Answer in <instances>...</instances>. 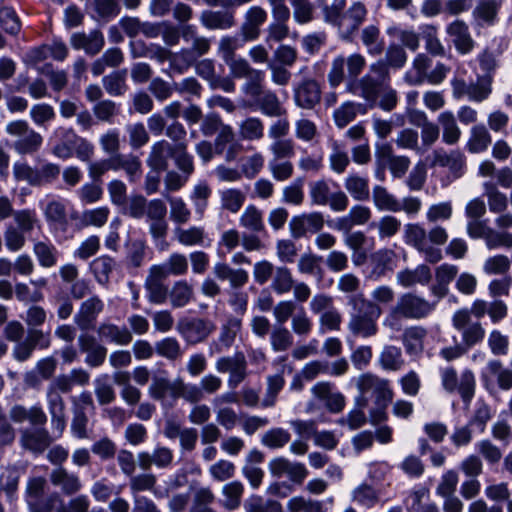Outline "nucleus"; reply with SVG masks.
Returning <instances> with one entry per match:
<instances>
[{"label": "nucleus", "instance_id": "obj_1", "mask_svg": "<svg viewBox=\"0 0 512 512\" xmlns=\"http://www.w3.org/2000/svg\"><path fill=\"white\" fill-rule=\"evenodd\" d=\"M407 53L403 46L390 44L385 57L369 66V72L358 79L350 91L357 93L369 107H379L391 112L398 104V93L391 86L390 68L401 69L407 62Z\"/></svg>", "mask_w": 512, "mask_h": 512}, {"label": "nucleus", "instance_id": "obj_2", "mask_svg": "<svg viewBox=\"0 0 512 512\" xmlns=\"http://www.w3.org/2000/svg\"><path fill=\"white\" fill-rule=\"evenodd\" d=\"M222 379L215 374L204 375L199 385L187 383L182 378L171 381L167 377L154 376L148 387L151 399L160 403L163 409H172L179 399L190 404L203 400L204 394H216L222 387Z\"/></svg>", "mask_w": 512, "mask_h": 512}, {"label": "nucleus", "instance_id": "obj_3", "mask_svg": "<svg viewBox=\"0 0 512 512\" xmlns=\"http://www.w3.org/2000/svg\"><path fill=\"white\" fill-rule=\"evenodd\" d=\"M124 213L134 219L147 217L149 233L155 243L166 244L168 222L166 220L167 207L161 199L148 201L143 195H133L127 200Z\"/></svg>", "mask_w": 512, "mask_h": 512}, {"label": "nucleus", "instance_id": "obj_4", "mask_svg": "<svg viewBox=\"0 0 512 512\" xmlns=\"http://www.w3.org/2000/svg\"><path fill=\"white\" fill-rule=\"evenodd\" d=\"M347 304L352 308L347 328L356 338H371L378 334V319L383 313L382 307L370 303L361 292L348 297Z\"/></svg>", "mask_w": 512, "mask_h": 512}, {"label": "nucleus", "instance_id": "obj_5", "mask_svg": "<svg viewBox=\"0 0 512 512\" xmlns=\"http://www.w3.org/2000/svg\"><path fill=\"white\" fill-rule=\"evenodd\" d=\"M5 132L13 138L11 147L17 155H34L40 151L43 145V136L25 120L8 122Z\"/></svg>", "mask_w": 512, "mask_h": 512}, {"label": "nucleus", "instance_id": "obj_6", "mask_svg": "<svg viewBox=\"0 0 512 512\" xmlns=\"http://www.w3.org/2000/svg\"><path fill=\"white\" fill-rule=\"evenodd\" d=\"M404 241L416 249L428 263L435 264L443 258L441 249L429 244L427 231L419 223H408L404 226Z\"/></svg>", "mask_w": 512, "mask_h": 512}, {"label": "nucleus", "instance_id": "obj_7", "mask_svg": "<svg viewBox=\"0 0 512 512\" xmlns=\"http://www.w3.org/2000/svg\"><path fill=\"white\" fill-rule=\"evenodd\" d=\"M454 329L461 332L462 344L471 348L480 343L485 337V329L480 322H473L467 308L458 309L452 316Z\"/></svg>", "mask_w": 512, "mask_h": 512}, {"label": "nucleus", "instance_id": "obj_8", "mask_svg": "<svg viewBox=\"0 0 512 512\" xmlns=\"http://www.w3.org/2000/svg\"><path fill=\"white\" fill-rule=\"evenodd\" d=\"M176 329L189 345L204 342L215 330V325L208 319L183 317L177 322Z\"/></svg>", "mask_w": 512, "mask_h": 512}, {"label": "nucleus", "instance_id": "obj_9", "mask_svg": "<svg viewBox=\"0 0 512 512\" xmlns=\"http://www.w3.org/2000/svg\"><path fill=\"white\" fill-rule=\"evenodd\" d=\"M394 305L396 306V313L401 314L404 319L419 320L432 313L436 307V302H429L415 293L408 292L398 297Z\"/></svg>", "mask_w": 512, "mask_h": 512}, {"label": "nucleus", "instance_id": "obj_10", "mask_svg": "<svg viewBox=\"0 0 512 512\" xmlns=\"http://www.w3.org/2000/svg\"><path fill=\"white\" fill-rule=\"evenodd\" d=\"M215 369L218 373L228 374L227 384L235 389L248 376L247 360L243 352L237 351L232 356H221L215 362Z\"/></svg>", "mask_w": 512, "mask_h": 512}, {"label": "nucleus", "instance_id": "obj_11", "mask_svg": "<svg viewBox=\"0 0 512 512\" xmlns=\"http://www.w3.org/2000/svg\"><path fill=\"white\" fill-rule=\"evenodd\" d=\"M51 343L50 330L29 328L25 340L14 346L12 355L15 360L24 362L32 356L35 349L46 350L51 346Z\"/></svg>", "mask_w": 512, "mask_h": 512}, {"label": "nucleus", "instance_id": "obj_12", "mask_svg": "<svg viewBox=\"0 0 512 512\" xmlns=\"http://www.w3.org/2000/svg\"><path fill=\"white\" fill-rule=\"evenodd\" d=\"M356 387L362 395L372 392L375 403H391L394 397L390 381L370 372L363 373L357 378Z\"/></svg>", "mask_w": 512, "mask_h": 512}, {"label": "nucleus", "instance_id": "obj_13", "mask_svg": "<svg viewBox=\"0 0 512 512\" xmlns=\"http://www.w3.org/2000/svg\"><path fill=\"white\" fill-rule=\"evenodd\" d=\"M168 278L162 265H152L144 281V288L147 293V299L150 303L161 305L167 301L168 286L165 280Z\"/></svg>", "mask_w": 512, "mask_h": 512}, {"label": "nucleus", "instance_id": "obj_14", "mask_svg": "<svg viewBox=\"0 0 512 512\" xmlns=\"http://www.w3.org/2000/svg\"><path fill=\"white\" fill-rule=\"evenodd\" d=\"M103 310V300L97 295L90 296L80 304L74 315V323L81 331L94 329L97 318Z\"/></svg>", "mask_w": 512, "mask_h": 512}, {"label": "nucleus", "instance_id": "obj_15", "mask_svg": "<svg viewBox=\"0 0 512 512\" xmlns=\"http://www.w3.org/2000/svg\"><path fill=\"white\" fill-rule=\"evenodd\" d=\"M324 216L320 212L294 216L289 222L290 234L294 239L305 237L307 233H319L324 227Z\"/></svg>", "mask_w": 512, "mask_h": 512}, {"label": "nucleus", "instance_id": "obj_16", "mask_svg": "<svg viewBox=\"0 0 512 512\" xmlns=\"http://www.w3.org/2000/svg\"><path fill=\"white\" fill-rule=\"evenodd\" d=\"M367 16L365 5L360 2H354L342 15L338 25L339 33L342 39L351 40L355 32L364 22Z\"/></svg>", "mask_w": 512, "mask_h": 512}, {"label": "nucleus", "instance_id": "obj_17", "mask_svg": "<svg viewBox=\"0 0 512 512\" xmlns=\"http://www.w3.org/2000/svg\"><path fill=\"white\" fill-rule=\"evenodd\" d=\"M270 473L274 477L287 476L291 482L302 484L308 475V470L304 464L299 462H291L284 457H276L269 462Z\"/></svg>", "mask_w": 512, "mask_h": 512}, {"label": "nucleus", "instance_id": "obj_18", "mask_svg": "<svg viewBox=\"0 0 512 512\" xmlns=\"http://www.w3.org/2000/svg\"><path fill=\"white\" fill-rule=\"evenodd\" d=\"M268 17L267 11L261 6H251L244 14L243 22L240 26V34L244 41H254L261 34V27Z\"/></svg>", "mask_w": 512, "mask_h": 512}, {"label": "nucleus", "instance_id": "obj_19", "mask_svg": "<svg viewBox=\"0 0 512 512\" xmlns=\"http://www.w3.org/2000/svg\"><path fill=\"white\" fill-rule=\"evenodd\" d=\"M45 487L46 479L44 477H32L28 480L25 496L30 512H52V500H41Z\"/></svg>", "mask_w": 512, "mask_h": 512}, {"label": "nucleus", "instance_id": "obj_20", "mask_svg": "<svg viewBox=\"0 0 512 512\" xmlns=\"http://www.w3.org/2000/svg\"><path fill=\"white\" fill-rule=\"evenodd\" d=\"M295 104L302 109H313L321 100V88L313 78H305L294 87Z\"/></svg>", "mask_w": 512, "mask_h": 512}, {"label": "nucleus", "instance_id": "obj_21", "mask_svg": "<svg viewBox=\"0 0 512 512\" xmlns=\"http://www.w3.org/2000/svg\"><path fill=\"white\" fill-rule=\"evenodd\" d=\"M242 329V321L236 317H230L221 326L217 340L211 342L209 347L210 355L221 354L229 350Z\"/></svg>", "mask_w": 512, "mask_h": 512}, {"label": "nucleus", "instance_id": "obj_22", "mask_svg": "<svg viewBox=\"0 0 512 512\" xmlns=\"http://www.w3.org/2000/svg\"><path fill=\"white\" fill-rule=\"evenodd\" d=\"M49 480L54 487L60 489L62 494L66 496L78 494L83 487L79 475L63 466L53 469L49 474Z\"/></svg>", "mask_w": 512, "mask_h": 512}, {"label": "nucleus", "instance_id": "obj_23", "mask_svg": "<svg viewBox=\"0 0 512 512\" xmlns=\"http://www.w3.org/2000/svg\"><path fill=\"white\" fill-rule=\"evenodd\" d=\"M78 345L83 353H86L85 363L90 367L101 366L107 356V348L100 344L95 336L81 334L78 337Z\"/></svg>", "mask_w": 512, "mask_h": 512}, {"label": "nucleus", "instance_id": "obj_24", "mask_svg": "<svg viewBox=\"0 0 512 512\" xmlns=\"http://www.w3.org/2000/svg\"><path fill=\"white\" fill-rule=\"evenodd\" d=\"M433 166H440L448 168L450 173L455 177L459 178L463 175L466 165L465 155L459 150H452L446 152L442 149L433 151Z\"/></svg>", "mask_w": 512, "mask_h": 512}, {"label": "nucleus", "instance_id": "obj_25", "mask_svg": "<svg viewBox=\"0 0 512 512\" xmlns=\"http://www.w3.org/2000/svg\"><path fill=\"white\" fill-rule=\"evenodd\" d=\"M20 445L33 453L44 452L52 443L45 428H24L20 430Z\"/></svg>", "mask_w": 512, "mask_h": 512}, {"label": "nucleus", "instance_id": "obj_26", "mask_svg": "<svg viewBox=\"0 0 512 512\" xmlns=\"http://www.w3.org/2000/svg\"><path fill=\"white\" fill-rule=\"evenodd\" d=\"M311 392L317 399L324 402L330 412L338 413L345 406V397L340 392L333 391V384L331 382H317L311 388Z\"/></svg>", "mask_w": 512, "mask_h": 512}, {"label": "nucleus", "instance_id": "obj_27", "mask_svg": "<svg viewBox=\"0 0 512 512\" xmlns=\"http://www.w3.org/2000/svg\"><path fill=\"white\" fill-rule=\"evenodd\" d=\"M70 44L74 49L84 50L87 54L94 56L102 50L105 40L100 30H92L88 34L84 32L72 34Z\"/></svg>", "mask_w": 512, "mask_h": 512}, {"label": "nucleus", "instance_id": "obj_28", "mask_svg": "<svg viewBox=\"0 0 512 512\" xmlns=\"http://www.w3.org/2000/svg\"><path fill=\"white\" fill-rule=\"evenodd\" d=\"M446 33L452 38L456 50L461 54H467L474 48V40L469 32L468 25L459 19L454 20L446 27Z\"/></svg>", "mask_w": 512, "mask_h": 512}, {"label": "nucleus", "instance_id": "obj_29", "mask_svg": "<svg viewBox=\"0 0 512 512\" xmlns=\"http://www.w3.org/2000/svg\"><path fill=\"white\" fill-rule=\"evenodd\" d=\"M199 20L209 30H228L236 24L234 13L227 10H204Z\"/></svg>", "mask_w": 512, "mask_h": 512}, {"label": "nucleus", "instance_id": "obj_30", "mask_svg": "<svg viewBox=\"0 0 512 512\" xmlns=\"http://www.w3.org/2000/svg\"><path fill=\"white\" fill-rule=\"evenodd\" d=\"M9 417L16 424L28 421L33 426H43L47 422L45 412L38 405L28 408L21 404H15L9 410Z\"/></svg>", "mask_w": 512, "mask_h": 512}, {"label": "nucleus", "instance_id": "obj_31", "mask_svg": "<svg viewBox=\"0 0 512 512\" xmlns=\"http://www.w3.org/2000/svg\"><path fill=\"white\" fill-rule=\"evenodd\" d=\"M175 145H171L166 140L155 142L151 146L147 158V165L154 171H165L168 168L169 158L173 157Z\"/></svg>", "mask_w": 512, "mask_h": 512}, {"label": "nucleus", "instance_id": "obj_32", "mask_svg": "<svg viewBox=\"0 0 512 512\" xmlns=\"http://www.w3.org/2000/svg\"><path fill=\"white\" fill-rule=\"evenodd\" d=\"M112 170H123L131 183L137 182L142 176V162L132 153L117 154L112 157Z\"/></svg>", "mask_w": 512, "mask_h": 512}, {"label": "nucleus", "instance_id": "obj_33", "mask_svg": "<svg viewBox=\"0 0 512 512\" xmlns=\"http://www.w3.org/2000/svg\"><path fill=\"white\" fill-rule=\"evenodd\" d=\"M432 279V272L426 264H420L414 269H403L396 274V282L404 288H410L417 284L427 285Z\"/></svg>", "mask_w": 512, "mask_h": 512}, {"label": "nucleus", "instance_id": "obj_34", "mask_svg": "<svg viewBox=\"0 0 512 512\" xmlns=\"http://www.w3.org/2000/svg\"><path fill=\"white\" fill-rule=\"evenodd\" d=\"M97 334L101 340L116 345H128L132 341V334L126 327H120L110 322L100 323Z\"/></svg>", "mask_w": 512, "mask_h": 512}, {"label": "nucleus", "instance_id": "obj_35", "mask_svg": "<svg viewBox=\"0 0 512 512\" xmlns=\"http://www.w3.org/2000/svg\"><path fill=\"white\" fill-rule=\"evenodd\" d=\"M213 274L220 281H229L230 286L234 289L244 286L249 280L247 271L234 269L224 262L215 263Z\"/></svg>", "mask_w": 512, "mask_h": 512}, {"label": "nucleus", "instance_id": "obj_36", "mask_svg": "<svg viewBox=\"0 0 512 512\" xmlns=\"http://www.w3.org/2000/svg\"><path fill=\"white\" fill-rule=\"evenodd\" d=\"M432 65V60L424 53H419L412 61L411 69L404 75V81L408 85H421L426 81L428 70Z\"/></svg>", "mask_w": 512, "mask_h": 512}, {"label": "nucleus", "instance_id": "obj_37", "mask_svg": "<svg viewBox=\"0 0 512 512\" xmlns=\"http://www.w3.org/2000/svg\"><path fill=\"white\" fill-rule=\"evenodd\" d=\"M502 6V0H479L473 10V18L479 24L493 25Z\"/></svg>", "mask_w": 512, "mask_h": 512}, {"label": "nucleus", "instance_id": "obj_38", "mask_svg": "<svg viewBox=\"0 0 512 512\" xmlns=\"http://www.w3.org/2000/svg\"><path fill=\"white\" fill-rule=\"evenodd\" d=\"M244 489L243 483L238 480L224 484L221 488V494L223 496V500L221 501L222 507L228 511L238 509L241 505Z\"/></svg>", "mask_w": 512, "mask_h": 512}, {"label": "nucleus", "instance_id": "obj_39", "mask_svg": "<svg viewBox=\"0 0 512 512\" xmlns=\"http://www.w3.org/2000/svg\"><path fill=\"white\" fill-rule=\"evenodd\" d=\"M427 334L425 328L420 326L408 327L402 334V343L409 355H419L424 349L423 341Z\"/></svg>", "mask_w": 512, "mask_h": 512}, {"label": "nucleus", "instance_id": "obj_40", "mask_svg": "<svg viewBox=\"0 0 512 512\" xmlns=\"http://www.w3.org/2000/svg\"><path fill=\"white\" fill-rule=\"evenodd\" d=\"M170 304L174 308L187 306L194 299V288L186 280L174 282L172 288L168 291Z\"/></svg>", "mask_w": 512, "mask_h": 512}, {"label": "nucleus", "instance_id": "obj_41", "mask_svg": "<svg viewBox=\"0 0 512 512\" xmlns=\"http://www.w3.org/2000/svg\"><path fill=\"white\" fill-rule=\"evenodd\" d=\"M438 123L442 127V140L448 145L456 144L461 137V130L451 111H444L438 115Z\"/></svg>", "mask_w": 512, "mask_h": 512}, {"label": "nucleus", "instance_id": "obj_42", "mask_svg": "<svg viewBox=\"0 0 512 512\" xmlns=\"http://www.w3.org/2000/svg\"><path fill=\"white\" fill-rule=\"evenodd\" d=\"M344 187L351 197L356 201L369 199V181L356 173L349 174L344 180Z\"/></svg>", "mask_w": 512, "mask_h": 512}, {"label": "nucleus", "instance_id": "obj_43", "mask_svg": "<svg viewBox=\"0 0 512 512\" xmlns=\"http://www.w3.org/2000/svg\"><path fill=\"white\" fill-rule=\"evenodd\" d=\"M174 235L175 239L183 246H202L207 237L204 227L201 226L177 227L174 230Z\"/></svg>", "mask_w": 512, "mask_h": 512}, {"label": "nucleus", "instance_id": "obj_44", "mask_svg": "<svg viewBox=\"0 0 512 512\" xmlns=\"http://www.w3.org/2000/svg\"><path fill=\"white\" fill-rule=\"evenodd\" d=\"M492 142L488 129L483 125H475L471 128L467 142V150L471 153H481L488 149Z\"/></svg>", "mask_w": 512, "mask_h": 512}, {"label": "nucleus", "instance_id": "obj_45", "mask_svg": "<svg viewBox=\"0 0 512 512\" xmlns=\"http://www.w3.org/2000/svg\"><path fill=\"white\" fill-rule=\"evenodd\" d=\"M358 113L365 114L366 109L361 103L347 101L338 107L334 113V121L337 127L344 128L352 122Z\"/></svg>", "mask_w": 512, "mask_h": 512}, {"label": "nucleus", "instance_id": "obj_46", "mask_svg": "<svg viewBox=\"0 0 512 512\" xmlns=\"http://www.w3.org/2000/svg\"><path fill=\"white\" fill-rule=\"evenodd\" d=\"M372 197L373 203L378 210L389 212L400 211V202L384 186H374Z\"/></svg>", "mask_w": 512, "mask_h": 512}, {"label": "nucleus", "instance_id": "obj_47", "mask_svg": "<svg viewBox=\"0 0 512 512\" xmlns=\"http://www.w3.org/2000/svg\"><path fill=\"white\" fill-rule=\"evenodd\" d=\"M157 477L153 473H140L137 475L132 474L129 479V488L133 496H140L141 492H152L156 497H159L155 490Z\"/></svg>", "mask_w": 512, "mask_h": 512}, {"label": "nucleus", "instance_id": "obj_48", "mask_svg": "<svg viewBox=\"0 0 512 512\" xmlns=\"http://www.w3.org/2000/svg\"><path fill=\"white\" fill-rule=\"evenodd\" d=\"M420 35L425 43L426 51L432 56H444L445 48L438 38V29L435 25L426 24L420 28Z\"/></svg>", "mask_w": 512, "mask_h": 512}, {"label": "nucleus", "instance_id": "obj_49", "mask_svg": "<svg viewBox=\"0 0 512 512\" xmlns=\"http://www.w3.org/2000/svg\"><path fill=\"white\" fill-rule=\"evenodd\" d=\"M240 225L254 233L262 232L265 230L263 220V212L255 205H248L239 219Z\"/></svg>", "mask_w": 512, "mask_h": 512}, {"label": "nucleus", "instance_id": "obj_50", "mask_svg": "<svg viewBox=\"0 0 512 512\" xmlns=\"http://www.w3.org/2000/svg\"><path fill=\"white\" fill-rule=\"evenodd\" d=\"M127 70H117L103 77L102 83L106 92L111 96L123 95L128 86L126 84Z\"/></svg>", "mask_w": 512, "mask_h": 512}, {"label": "nucleus", "instance_id": "obj_51", "mask_svg": "<svg viewBox=\"0 0 512 512\" xmlns=\"http://www.w3.org/2000/svg\"><path fill=\"white\" fill-rule=\"evenodd\" d=\"M379 364L384 370H400L404 365L401 349L393 345L384 346L379 355Z\"/></svg>", "mask_w": 512, "mask_h": 512}, {"label": "nucleus", "instance_id": "obj_52", "mask_svg": "<svg viewBox=\"0 0 512 512\" xmlns=\"http://www.w3.org/2000/svg\"><path fill=\"white\" fill-rule=\"evenodd\" d=\"M294 282L291 270L285 266H278L272 277L271 288L277 295L288 294L294 287Z\"/></svg>", "mask_w": 512, "mask_h": 512}, {"label": "nucleus", "instance_id": "obj_53", "mask_svg": "<svg viewBox=\"0 0 512 512\" xmlns=\"http://www.w3.org/2000/svg\"><path fill=\"white\" fill-rule=\"evenodd\" d=\"M33 252L41 267L51 268L57 264L58 252L53 244L44 241H37L33 245Z\"/></svg>", "mask_w": 512, "mask_h": 512}, {"label": "nucleus", "instance_id": "obj_54", "mask_svg": "<svg viewBox=\"0 0 512 512\" xmlns=\"http://www.w3.org/2000/svg\"><path fill=\"white\" fill-rule=\"evenodd\" d=\"M114 266L115 261L109 256H100L90 264L91 271L100 285L108 284Z\"/></svg>", "mask_w": 512, "mask_h": 512}, {"label": "nucleus", "instance_id": "obj_55", "mask_svg": "<svg viewBox=\"0 0 512 512\" xmlns=\"http://www.w3.org/2000/svg\"><path fill=\"white\" fill-rule=\"evenodd\" d=\"M287 510L289 512H326L327 508L320 500L294 496L288 500Z\"/></svg>", "mask_w": 512, "mask_h": 512}, {"label": "nucleus", "instance_id": "obj_56", "mask_svg": "<svg viewBox=\"0 0 512 512\" xmlns=\"http://www.w3.org/2000/svg\"><path fill=\"white\" fill-rule=\"evenodd\" d=\"M380 39V29L377 25H368L361 31V41L370 55L377 56L383 51V42Z\"/></svg>", "mask_w": 512, "mask_h": 512}, {"label": "nucleus", "instance_id": "obj_57", "mask_svg": "<svg viewBox=\"0 0 512 512\" xmlns=\"http://www.w3.org/2000/svg\"><path fill=\"white\" fill-rule=\"evenodd\" d=\"M20 470L16 466H8L0 475V492H4L12 500L20 480Z\"/></svg>", "mask_w": 512, "mask_h": 512}, {"label": "nucleus", "instance_id": "obj_58", "mask_svg": "<svg viewBox=\"0 0 512 512\" xmlns=\"http://www.w3.org/2000/svg\"><path fill=\"white\" fill-rule=\"evenodd\" d=\"M239 135L248 141H257L264 136V124L258 117H249L239 125Z\"/></svg>", "mask_w": 512, "mask_h": 512}, {"label": "nucleus", "instance_id": "obj_59", "mask_svg": "<svg viewBox=\"0 0 512 512\" xmlns=\"http://www.w3.org/2000/svg\"><path fill=\"white\" fill-rule=\"evenodd\" d=\"M258 105L261 112L269 117H281L286 113L277 95L271 91L264 92L259 96Z\"/></svg>", "mask_w": 512, "mask_h": 512}, {"label": "nucleus", "instance_id": "obj_60", "mask_svg": "<svg viewBox=\"0 0 512 512\" xmlns=\"http://www.w3.org/2000/svg\"><path fill=\"white\" fill-rule=\"evenodd\" d=\"M66 135L73 139V155L82 162H90L94 156V145L83 137L77 136L72 129L66 131Z\"/></svg>", "mask_w": 512, "mask_h": 512}, {"label": "nucleus", "instance_id": "obj_61", "mask_svg": "<svg viewBox=\"0 0 512 512\" xmlns=\"http://www.w3.org/2000/svg\"><path fill=\"white\" fill-rule=\"evenodd\" d=\"M245 199V194L236 188H229L220 192L221 208L234 214L241 209Z\"/></svg>", "mask_w": 512, "mask_h": 512}, {"label": "nucleus", "instance_id": "obj_62", "mask_svg": "<svg viewBox=\"0 0 512 512\" xmlns=\"http://www.w3.org/2000/svg\"><path fill=\"white\" fill-rule=\"evenodd\" d=\"M270 344L275 352L287 351L293 345V335L283 325L275 326L270 333Z\"/></svg>", "mask_w": 512, "mask_h": 512}, {"label": "nucleus", "instance_id": "obj_63", "mask_svg": "<svg viewBox=\"0 0 512 512\" xmlns=\"http://www.w3.org/2000/svg\"><path fill=\"white\" fill-rule=\"evenodd\" d=\"M245 512H282V505L276 500H264L261 496L253 495L244 503Z\"/></svg>", "mask_w": 512, "mask_h": 512}, {"label": "nucleus", "instance_id": "obj_64", "mask_svg": "<svg viewBox=\"0 0 512 512\" xmlns=\"http://www.w3.org/2000/svg\"><path fill=\"white\" fill-rule=\"evenodd\" d=\"M156 353L170 361L179 359L183 351L179 341L174 337H166L155 344Z\"/></svg>", "mask_w": 512, "mask_h": 512}]
</instances>
